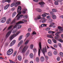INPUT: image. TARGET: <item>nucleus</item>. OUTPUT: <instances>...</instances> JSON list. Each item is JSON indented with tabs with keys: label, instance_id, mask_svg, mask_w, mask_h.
<instances>
[{
	"label": "nucleus",
	"instance_id": "nucleus-24",
	"mask_svg": "<svg viewBox=\"0 0 63 63\" xmlns=\"http://www.w3.org/2000/svg\"><path fill=\"white\" fill-rule=\"evenodd\" d=\"M17 53V51H15L14 52V53L13 54V56H15L16 55V53Z\"/></svg>",
	"mask_w": 63,
	"mask_h": 63
},
{
	"label": "nucleus",
	"instance_id": "nucleus-61",
	"mask_svg": "<svg viewBox=\"0 0 63 63\" xmlns=\"http://www.w3.org/2000/svg\"><path fill=\"white\" fill-rule=\"evenodd\" d=\"M49 22L50 23L52 21V19H50L49 20Z\"/></svg>",
	"mask_w": 63,
	"mask_h": 63
},
{
	"label": "nucleus",
	"instance_id": "nucleus-64",
	"mask_svg": "<svg viewBox=\"0 0 63 63\" xmlns=\"http://www.w3.org/2000/svg\"><path fill=\"white\" fill-rule=\"evenodd\" d=\"M58 45L60 46V47H61V44L60 43H59Z\"/></svg>",
	"mask_w": 63,
	"mask_h": 63
},
{
	"label": "nucleus",
	"instance_id": "nucleus-39",
	"mask_svg": "<svg viewBox=\"0 0 63 63\" xmlns=\"http://www.w3.org/2000/svg\"><path fill=\"white\" fill-rule=\"evenodd\" d=\"M48 55H49V56H51V55H52V54L50 52H49L48 53Z\"/></svg>",
	"mask_w": 63,
	"mask_h": 63
},
{
	"label": "nucleus",
	"instance_id": "nucleus-56",
	"mask_svg": "<svg viewBox=\"0 0 63 63\" xmlns=\"http://www.w3.org/2000/svg\"><path fill=\"white\" fill-rule=\"evenodd\" d=\"M59 33H58V32H57V33H56L55 35L56 36H58V37L59 36V35H58V34H59Z\"/></svg>",
	"mask_w": 63,
	"mask_h": 63
},
{
	"label": "nucleus",
	"instance_id": "nucleus-55",
	"mask_svg": "<svg viewBox=\"0 0 63 63\" xmlns=\"http://www.w3.org/2000/svg\"><path fill=\"white\" fill-rule=\"evenodd\" d=\"M18 5V4L17 3V2H16L15 3V6L16 7Z\"/></svg>",
	"mask_w": 63,
	"mask_h": 63
},
{
	"label": "nucleus",
	"instance_id": "nucleus-21",
	"mask_svg": "<svg viewBox=\"0 0 63 63\" xmlns=\"http://www.w3.org/2000/svg\"><path fill=\"white\" fill-rule=\"evenodd\" d=\"M47 37L52 38V39H53V38H54L51 35H47Z\"/></svg>",
	"mask_w": 63,
	"mask_h": 63
},
{
	"label": "nucleus",
	"instance_id": "nucleus-45",
	"mask_svg": "<svg viewBox=\"0 0 63 63\" xmlns=\"http://www.w3.org/2000/svg\"><path fill=\"white\" fill-rule=\"evenodd\" d=\"M29 40H27L26 41V42H25V45H26V44H28V42H29Z\"/></svg>",
	"mask_w": 63,
	"mask_h": 63
},
{
	"label": "nucleus",
	"instance_id": "nucleus-11",
	"mask_svg": "<svg viewBox=\"0 0 63 63\" xmlns=\"http://www.w3.org/2000/svg\"><path fill=\"white\" fill-rule=\"evenodd\" d=\"M8 2L9 3L11 2V0H3L2 2V3H4L5 2Z\"/></svg>",
	"mask_w": 63,
	"mask_h": 63
},
{
	"label": "nucleus",
	"instance_id": "nucleus-1",
	"mask_svg": "<svg viewBox=\"0 0 63 63\" xmlns=\"http://www.w3.org/2000/svg\"><path fill=\"white\" fill-rule=\"evenodd\" d=\"M39 48L40 49V50L42 51L44 55H45V54L46 53H47V48L46 47H45L43 48L42 49V45L41 44V43L40 42L39 43Z\"/></svg>",
	"mask_w": 63,
	"mask_h": 63
},
{
	"label": "nucleus",
	"instance_id": "nucleus-17",
	"mask_svg": "<svg viewBox=\"0 0 63 63\" xmlns=\"http://www.w3.org/2000/svg\"><path fill=\"white\" fill-rule=\"evenodd\" d=\"M19 61H21L22 60V58H21V57L20 56H19L17 57Z\"/></svg>",
	"mask_w": 63,
	"mask_h": 63
},
{
	"label": "nucleus",
	"instance_id": "nucleus-10",
	"mask_svg": "<svg viewBox=\"0 0 63 63\" xmlns=\"http://www.w3.org/2000/svg\"><path fill=\"white\" fill-rule=\"evenodd\" d=\"M12 21V19L11 18H9L7 20L6 22V23L7 24H9L10 23V22H11Z\"/></svg>",
	"mask_w": 63,
	"mask_h": 63
},
{
	"label": "nucleus",
	"instance_id": "nucleus-13",
	"mask_svg": "<svg viewBox=\"0 0 63 63\" xmlns=\"http://www.w3.org/2000/svg\"><path fill=\"white\" fill-rule=\"evenodd\" d=\"M52 17L53 19H56V18H57V17H56V16H55V15H53L51 16Z\"/></svg>",
	"mask_w": 63,
	"mask_h": 63
},
{
	"label": "nucleus",
	"instance_id": "nucleus-37",
	"mask_svg": "<svg viewBox=\"0 0 63 63\" xmlns=\"http://www.w3.org/2000/svg\"><path fill=\"white\" fill-rule=\"evenodd\" d=\"M50 28L49 27L47 28H46L45 29L46 30V31H49V30H50Z\"/></svg>",
	"mask_w": 63,
	"mask_h": 63
},
{
	"label": "nucleus",
	"instance_id": "nucleus-54",
	"mask_svg": "<svg viewBox=\"0 0 63 63\" xmlns=\"http://www.w3.org/2000/svg\"><path fill=\"white\" fill-rule=\"evenodd\" d=\"M28 31H29V32H31V28H29L28 29Z\"/></svg>",
	"mask_w": 63,
	"mask_h": 63
},
{
	"label": "nucleus",
	"instance_id": "nucleus-59",
	"mask_svg": "<svg viewBox=\"0 0 63 63\" xmlns=\"http://www.w3.org/2000/svg\"><path fill=\"white\" fill-rule=\"evenodd\" d=\"M50 15H53V14H54V13L53 12H52V11L50 12Z\"/></svg>",
	"mask_w": 63,
	"mask_h": 63
},
{
	"label": "nucleus",
	"instance_id": "nucleus-33",
	"mask_svg": "<svg viewBox=\"0 0 63 63\" xmlns=\"http://www.w3.org/2000/svg\"><path fill=\"white\" fill-rule=\"evenodd\" d=\"M27 10V9H24V11H23L22 12V13H23V14H25V13H26V11Z\"/></svg>",
	"mask_w": 63,
	"mask_h": 63
},
{
	"label": "nucleus",
	"instance_id": "nucleus-28",
	"mask_svg": "<svg viewBox=\"0 0 63 63\" xmlns=\"http://www.w3.org/2000/svg\"><path fill=\"white\" fill-rule=\"evenodd\" d=\"M12 27H13V25H11L10 26H9L7 29V30H10V29H11L12 28Z\"/></svg>",
	"mask_w": 63,
	"mask_h": 63
},
{
	"label": "nucleus",
	"instance_id": "nucleus-62",
	"mask_svg": "<svg viewBox=\"0 0 63 63\" xmlns=\"http://www.w3.org/2000/svg\"><path fill=\"white\" fill-rule=\"evenodd\" d=\"M33 1L34 2H38V0H33Z\"/></svg>",
	"mask_w": 63,
	"mask_h": 63
},
{
	"label": "nucleus",
	"instance_id": "nucleus-50",
	"mask_svg": "<svg viewBox=\"0 0 63 63\" xmlns=\"http://www.w3.org/2000/svg\"><path fill=\"white\" fill-rule=\"evenodd\" d=\"M29 50H28L26 52V55H27V54H29Z\"/></svg>",
	"mask_w": 63,
	"mask_h": 63
},
{
	"label": "nucleus",
	"instance_id": "nucleus-42",
	"mask_svg": "<svg viewBox=\"0 0 63 63\" xmlns=\"http://www.w3.org/2000/svg\"><path fill=\"white\" fill-rule=\"evenodd\" d=\"M30 33H28L26 34V37H28V36H30Z\"/></svg>",
	"mask_w": 63,
	"mask_h": 63
},
{
	"label": "nucleus",
	"instance_id": "nucleus-53",
	"mask_svg": "<svg viewBox=\"0 0 63 63\" xmlns=\"http://www.w3.org/2000/svg\"><path fill=\"white\" fill-rule=\"evenodd\" d=\"M36 32L35 31L33 32L32 33V34H33V35H36Z\"/></svg>",
	"mask_w": 63,
	"mask_h": 63
},
{
	"label": "nucleus",
	"instance_id": "nucleus-20",
	"mask_svg": "<svg viewBox=\"0 0 63 63\" xmlns=\"http://www.w3.org/2000/svg\"><path fill=\"white\" fill-rule=\"evenodd\" d=\"M54 3L55 5H59V3L57 0H56L55 1Z\"/></svg>",
	"mask_w": 63,
	"mask_h": 63
},
{
	"label": "nucleus",
	"instance_id": "nucleus-44",
	"mask_svg": "<svg viewBox=\"0 0 63 63\" xmlns=\"http://www.w3.org/2000/svg\"><path fill=\"white\" fill-rule=\"evenodd\" d=\"M47 21V19H44L42 21V23H45V22H46Z\"/></svg>",
	"mask_w": 63,
	"mask_h": 63
},
{
	"label": "nucleus",
	"instance_id": "nucleus-49",
	"mask_svg": "<svg viewBox=\"0 0 63 63\" xmlns=\"http://www.w3.org/2000/svg\"><path fill=\"white\" fill-rule=\"evenodd\" d=\"M23 17L25 19H26V18H27V16L26 15L24 16H23Z\"/></svg>",
	"mask_w": 63,
	"mask_h": 63
},
{
	"label": "nucleus",
	"instance_id": "nucleus-27",
	"mask_svg": "<svg viewBox=\"0 0 63 63\" xmlns=\"http://www.w3.org/2000/svg\"><path fill=\"white\" fill-rule=\"evenodd\" d=\"M22 35H20L19 36V41H20L21 39H22V38L23 37Z\"/></svg>",
	"mask_w": 63,
	"mask_h": 63
},
{
	"label": "nucleus",
	"instance_id": "nucleus-23",
	"mask_svg": "<svg viewBox=\"0 0 63 63\" xmlns=\"http://www.w3.org/2000/svg\"><path fill=\"white\" fill-rule=\"evenodd\" d=\"M30 56L31 58H33L34 57V55H33V54L31 53L30 55Z\"/></svg>",
	"mask_w": 63,
	"mask_h": 63
},
{
	"label": "nucleus",
	"instance_id": "nucleus-25",
	"mask_svg": "<svg viewBox=\"0 0 63 63\" xmlns=\"http://www.w3.org/2000/svg\"><path fill=\"white\" fill-rule=\"evenodd\" d=\"M36 11H37L38 12H39V13H41L42 12V10H41L40 9L37 8L36 9Z\"/></svg>",
	"mask_w": 63,
	"mask_h": 63
},
{
	"label": "nucleus",
	"instance_id": "nucleus-29",
	"mask_svg": "<svg viewBox=\"0 0 63 63\" xmlns=\"http://www.w3.org/2000/svg\"><path fill=\"white\" fill-rule=\"evenodd\" d=\"M60 56L61 57H63V53L62 52H60L59 53Z\"/></svg>",
	"mask_w": 63,
	"mask_h": 63
},
{
	"label": "nucleus",
	"instance_id": "nucleus-51",
	"mask_svg": "<svg viewBox=\"0 0 63 63\" xmlns=\"http://www.w3.org/2000/svg\"><path fill=\"white\" fill-rule=\"evenodd\" d=\"M16 30H14L13 31V33H16Z\"/></svg>",
	"mask_w": 63,
	"mask_h": 63
},
{
	"label": "nucleus",
	"instance_id": "nucleus-36",
	"mask_svg": "<svg viewBox=\"0 0 63 63\" xmlns=\"http://www.w3.org/2000/svg\"><path fill=\"white\" fill-rule=\"evenodd\" d=\"M42 16L43 17H46V16H47V14H43L42 15Z\"/></svg>",
	"mask_w": 63,
	"mask_h": 63
},
{
	"label": "nucleus",
	"instance_id": "nucleus-4",
	"mask_svg": "<svg viewBox=\"0 0 63 63\" xmlns=\"http://www.w3.org/2000/svg\"><path fill=\"white\" fill-rule=\"evenodd\" d=\"M13 51H14L13 49H10L7 51V55H10L12 54V53H13Z\"/></svg>",
	"mask_w": 63,
	"mask_h": 63
},
{
	"label": "nucleus",
	"instance_id": "nucleus-47",
	"mask_svg": "<svg viewBox=\"0 0 63 63\" xmlns=\"http://www.w3.org/2000/svg\"><path fill=\"white\" fill-rule=\"evenodd\" d=\"M8 8V7L7 6V5L5 6L4 7V9L5 10H7Z\"/></svg>",
	"mask_w": 63,
	"mask_h": 63
},
{
	"label": "nucleus",
	"instance_id": "nucleus-8",
	"mask_svg": "<svg viewBox=\"0 0 63 63\" xmlns=\"http://www.w3.org/2000/svg\"><path fill=\"white\" fill-rule=\"evenodd\" d=\"M6 21V18L5 17H3L1 19V22L2 23H4Z\"/></svg>",
	"mask_w": 63,
	"mask_h": 63
},
{
	"label": "nucleus",
	"instance_id": "nucleus-14",
	"mask_svg": "<svg viewBox=\"0 0 63 63\" xmlns=\"http://www.w3.org/2000/svg\"><path fill=\"white\" fill-rule=\"evenodd\" d=\"M39 4L40 5H41V7H44V4H45V3L44 2H40L39 3Z\"/></svg>",
	"mask_w": 63,
	"mask_h": 63
},
{
	"label": "nucleus",
	"instance_id": "nucleus-15",
	"mask_svg": "<svg viewBox=\"0 0 63 63\" xmlns=\"http://www.w3.org/2000/svg\"><path fill=\"white\" fill-rule=\"evenodd\" d=\"M41 16L40 15L38 16L37 17L35 18L34 19L35 20H37V19H41Z\"/></svg>",
	"mask_w": 63,
	"mask_h": 63
},
{
	"label": "nucleus",
	"instance_id": "nucleus-16",
	"mask_svg": "<svg viewBox=\"0 0 63 63\" xmlns=\"http://www.w3.org/2000/svg\"><path fill=\"white\" fill-rule=\"evenodd\" d=\"M40 60L41 62H44L45 60V58L44 57L42 56L41 57Z\"/></svg>",
	"mask_w": 63,
	"mask_h": 63
},
{
	"label": "nucleus",
	"instance_id": "nucleus-7",
	"mask_svg": "<svg viewBox=\"0 0 63 63\" xmlns=\"http://www.w3.org/2000/svg\"><path fill=\"white\" fill-rule=\"evenodd\" d=\"M16 36H17V35H16V34H13L10 37L9 39L10 40H12V39H14V37H16Z\"/></svg>",
	"mask_w": 63,
	"mask_h": 63
},
{
	"label": "nucleus",
	"instance_id": "nucleus-26",
	"mask_svg": "<svg viewBox=\"0 0 63 63\" xmlns=\"http://www.w3.org/2000/svg\"><path fill=\"white\" fill-rule=\"evenodd\" d=\"M23 16V15H21L19 16L17 18V20H18L21 17V16Z\"/></svg>",
	"mask_w": 63,
	"mask_h": 63
},
{
	"label": "nucleus",
	"instance_id": "nucleus-60",
	"mask_svg": "<svg viewBox=\"0 0 63 63\" xmlns=\"http://www.w3.org/2000/svg\"><path fill=\"white\" fill-rule=\"evenodd\" d=\"M28 62V60H25L24 61L25 63H27Z\"/></svg>",
	"mask_w": 63,
	"mask_h": 63
},
{
	"label": "nucleus",
	"instance_id": "nucleus-38",
	"mask_svg": "<svg viewBox=\"0 0 63 63\" xmlns=\"http://www.w3.org/2000/svg\"><path fill=\"white\" fill-rule=\"evenodd\" d=\"M52 11L53 12H57V10L55 9H52Z\"/></svg>",
	"mask_w": 63,
	"mask_h": 63
},
{
	"label": "nucleus",
	"instance_id": "nucleus-19",
	"mask_svg": "<svg viewBox=\"0 0 63 63\" xmlns=\"http://www.w3.org/2000/svg\"><path fill=\"white\" fill-rule=\"evenodd\" d=\"M55 33V32L52 31H48V33L49 34H54Z\"/></svg>",
	"mask_w": 63,
	"mask_h": 63
},
{
	"label": "nucleus",
	"instance_id": "nucleus-18",
	"mask_svg": "<svg viewBox=\"0 0 63 63\" xmlns=\"http://www.w3.org/2000/svg\"><path fill=\"white\" fill-rule=\"evenodd\" d=\"M16 12H14L12 15V17H13V18L16 15Z\"/></svg>",
	"mask_w": 63,
	"mask_h": 63
},
{
	"label": "nucleus",
	"instance_id": "nucleus-41",
	"mask_svg": "<svg viewBox=\"0 0 63 63\" xmlns=\"http://www.w3.org/2000/svg\"><path fill=\"white\" fill-rule=\"evenodd\" d=\"M60 58L59 57H58L57 58V60L58 61H60Z\"/></svg>",
	"mask_w": 63,
	"mask_h": 63
},
{
	"label": "nucleus",
	"instance_id": "nucleus-52",
	"mask_svg": "<svg viewBox=\"0 0 63 63\" xmlns=\"http://www.w3.org/2000/svg\"><path fill=\"white\" fill-rule=\"evenodd\" d=\"M53 47H54L56 48L57 47V45L54 44L53 45Z\"/></svg>",
	"mask_w": 63,
	"mask_h": 63
},
{
	"label": "nucleus",
	"instance_id": "nucleus-63",
	"mask_svg": "<svg viewBox=\"0 0 63 63\" xmlns=\"http://www.w3.org/2000/svg\"><path fill=\"white\" fill-rule=\"evenodd\" d=\"M57 0L59 2H61L63 1V0Z\"/></svg>",
	"mask_w": 63,
	"mask_h": 63
},
{
	"label": "nucleus",
	"instance_id": "nucleus-46",
	"mask_svg": "<svg viewBox=\"0 0 63 63\" xmlns=\"http://www.w3.org/2000/svg\"><path fill=\"white\" fill-rule=\"evenodd\" d=\"M60 42H63V40H62V39H60V38H59V39L58 40Z\"/></svg>",
	"mask_w": 63,
	"mask_h": 63
},
{
	"label": "nucleus",
	"instance_id": "nucleus-22",
	"mask_svg": "<svg viewBox=\"0 0 63 63\" xmlns=\"http://www.w3.org/2000/svg\"><path fill=\"white\" fill-rule=\"evenodd\" d=\"M35 60L37 62H39L40 61V59H39V58L38 57H37L36 59H35Z\"/></svg>",
	"mask_w": 63,
	"mask_h": 63
},
{
	"label": "nucleus",
	"instance_id": "nucleus-3",
	"mask_svg": "<svg viewBox=\"0 0 63 63\" xmlns=\"http://www.w3.org/2000/svg\"><path fill=\"white\" fill-rule=\"evenodd\" d=\"M21 10V6H19L18 7L17 10V13H18L16 17H17L19 15H20L21 14V11H20Z\"/></svg>",
	"mask_w": 63,
	"mask_h": 63
},
{
	"label": "nucleus",
	"instance_id": "nucleus-35",
	"mask_svg": "<svg viewBox=\"0 0 63 63\" xmlns=\"http://www.w3.org/2000/svg\"><path fill=\"white\" fill-rule=\"evenodd\" d=\"M40 53L41 50H40V48H39L38 49V55L39 56H40Z\"/></svg>",
	"mask_w": 63,
	"mask_h": 63
},
{
	"label": "nucleus",
	"instance_id": "nucleus-6",
	"mask_svg": "<svg viewBox=\"0 0 63 63\" xmlns=\"http://www.w3.org/2000/svg\"><path fill=\"white\" fill-rule=\"evenodd\" d=\"M27 48H28V46L27 45L25 46L23 48L22 51V52L23 53H24L27 50Z\"/></svg>",
	"mask_w": 63,
	"mask_h": 63
},
{
	"label": "nucleus",
	"instance_id": "nucleus-40",
	"mask_svg": "<svg viewBox=\"0 0 63 63\" xmlns=\"http://www.w3.org/2000/svg\"><path fill=\"white\" fill-rule=\"evenodd\" d=\"M52 40L53 41V42L54 43H56L57 41H56V40H55V39H52Z\"/></svg>",
	"mask_w": 63,
	"mask_h": 63
},
{
	"label": "nucleus",
	"instance_id": "nucleus-12",
	"mask_svg": "<svg viewBox=\"0 0 63 63\" xmlns=\"http://www.w3.org/2000/svg\"><path fill=\"white\" fill-rule=\"evenodd\" d=\"M22 43H23V41L22 40L18 44V47H20V46L22 45Z\"/></svg>",
	"mask_w": 63,
	"mask_h": 63
},
{
	"label": "nucleus",
	"instance_id": "nucleus-57",
	"mask_svg": "<svg viewBox=\"0 0 63 63\" xmlns=\"http://www.w3.org/2000/svg\"><path fill=\"white\" fill-rule=\"evenodd\" d=\"M15 21H16V20H14L13 21H12L11 23V24H13V23H14L15 22Z\"/></svg>",
	"mask_w": 63,
	"mask_h": 63
},
{
	"label": "nucleus",
	"instance_id": "nucleus-31",
	"mask_svg": "<svg viewBox=\"0 0 63 63\" xmlns=\"http://www.w3.org/2000/svg\"><path fill=\"white\" fill-rule=\"evenodd\" d=\"M54 54L55 55H56L57 54V51L56 50H55L54 52Z\"/></svg>",
	"mask_w": 63,
	"mask_h": 63
},
{
	"label": "nucleus",
	"instance_id": "nucleus-48",
	"mask_svg": "<svg viewBox=\"0 0 63 63\" xmlns=\"http://www.w3.org/2000/svg\"><path fill=\"white\" fill-rule=\"evenodd\" d=\"M55 39L57 40H59V38L57 36L55 37Z\"/></svg>",
	"mask_w": 63,
	"mask_h": 63
},
{
	"label": "nucleus",
	"instance_id": "nucleus-5",
	"mask_svg": "<svg viewBox=\"0 0 63 63\" xmlns=\"http://www.w3.org/2000/svg\"><path fill=\"white\" fill-rule=\"evenodd\" d=\"M24 23V22L22 21H20L16 23V25L14 26L13 28L14 29H15V28H16L17 27V26L18 24H21L22 23Z\"/></svg>",
	"mask_w": 63,
	"mask_h": 63
},
{
	"label": "nucleus",
	"instance_id": "nucleus-34",
	"mask_svg": "<svg viewBox=\"0 0 63 63\" xmlns=\"http://www.w3.org/2000/svg\"><path fill=\"white\" fill-rule=\"evenodd\" d=\"M15 2L12 3L11 5V7H14V6H15Z\"/></svg>",
	"mask_w": 63,
	"mask_h": 63
},
{
	"label": "nucleus",
	"instance_id": "nucleus-43",
	"mask_svg": "<svg viewBox=\"0 0 63 63\" xmlns=\"http://www.w3.org/2000/svg\"><path fill=\"white\" fill-rule=\"evenodd\" d=\"M17 27L19 29H20V28H21V25H19L17 26Z\"/></svg>",
	"mask_w": 63,
	"mask_h": 63
},
{
	"label": "nucleus",
	"instance_id": "nucleus-9",
	"mask_svg": "<svg viewBox=\"0 0 63 63\" xmlns=\"http://www.w3.org/2000/svg\"><path fill=\"white\" fill-rule=\"evenodd\" d=\"M16 41L15 40L13 41L10 43V46H13V45H14L16 43Z\"/></svg>",
	"mask_w": 63,
	"mask_h": 63
},
{
	"label": "nucleus",
	"instance_id": "nucleus-30",
	"mask_svg": "<svg viewBox=\"0 0 63 63\" xmlns=\"http://www.w3.org/2000/svg\"><path fill=\"white\" fill-rule=\"evenodd\" d=\"M30 48H31V49H33V47H34V45L33 44H32L30 45Z\"/></svg>",
	"mask_w": 63,
	"mask_h": 63
},
{
	"label": "nucleus",
	"instance_id": "nucleus-58",
	"mask_svg": "<svg viewBox=\"0 0 63 63\" xmlns=\"http://www.w3.org/2000/svg\"><path fill=\"white\" fill-rule=\"evenodd\" d=\"M33 51L34 53H36V49L35 48H34Z\"/></svg>",
	"mask_w": 63,
	"mask_h": 63
},
{
	"label": "nucleus",
	"instance_id": "nucleus-2",
	"mask_svg": "<svg viewBox=\"0 0 63 63\" xmlns=\"http://www.w3.org/2000/svg\"><path fill=\"white\" fill-rule=\"evenodd\" d=\"M12 33V31H10L8 32V33H7L6 35V38H2L0 40V42H1V43H2V42H4L6 40V39L8 38V37L10 35V34Z\"/></svg>",
	"mask_w": 63,
	"mask_h": 63
},
{
	"label": "nucleus",
	"instance_id": "nucleus-32",
	"mask_svg": "<svg viewBox=\"0 0 63 63\" xmlns=\"http://www.w3.org/2000/svg\"><path fill=\"white\" fill-rule=\"evenodd\" d=\"M48 42L49 44H51V40L50 39H49L48 41Z\"/></svg>",
	"mask_w": 63,
	"mask_h": 63
}]
</instances>
